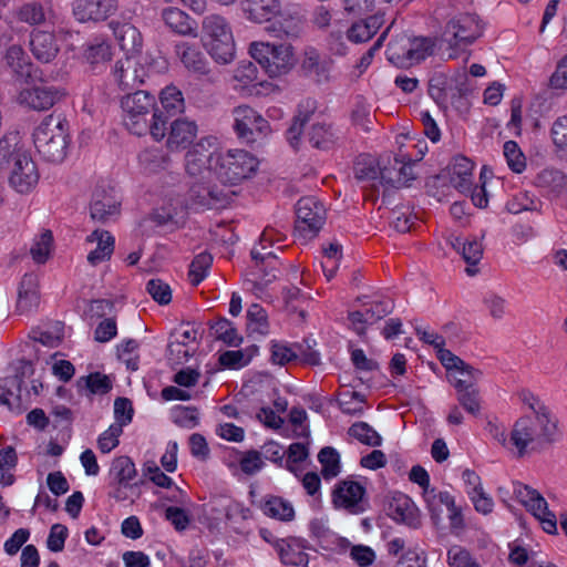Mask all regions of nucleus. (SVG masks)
I'll use <instances>...</instances> for the list:
<instances>
[{
	"instance_id": "1",
	"label": "nucleus",
	"mask_w": 567,
	"mask_h": 567,
	"mask_svg": "<svg viewBox=\"0 0 567 567\" xmlns=\"http://www.w3.org/2000/svg\"><path fill=\"white\" fill-rule=\"evenodd\" d=\"M121 107L125 114L124 124L131 133L142 136L148 132L156 141L166 136L168 116L164 117L155 96L147 91L127 93L121 100Z\"/></svg>"
},
{
	"instance_id": "2",
	"label": "nucleus",
	"mask_w": 567,
	"mask_h": 567,
	"mask_svg": "<svg viewBox=\"0 0 567 567\" xmlns=\"http://www.w3.org/2000/svg\"><path fill=\"white\" fill-rule=\"evenodd\" d=\"M557 439V421L546 406H540L534 416H523L515 422L509 441L522 457L528 451L543 450Z\"/></svg>"
},
{
	"instance_id": "3",
	"label": "nucleus",
	"mask_w": 567,
	"mask_h": 567,
	"mask_svg": "<svg viewBox=\"0 0 567 567\" xmlns=\"http://www.w3.org/2000/svg\"><path fill=\"white\" fill-rule=\"evenodd\" d=\"M33 143L48 162L61 163L69 144V123L62 114L48 115L33 132Z\"/></svg>"
},
{
	"instance_id": "4",
	"label": "nucleus",
	"mask_w": 567,
	"mask_h": 567,
	"mask_svg": "<svg viewBox=\"0 0 567 567\" xmlns=\"http://www.w3.org/2000/svg\"><path fill=\"white\" fill-rule=\"evenodd\" d=\"M483 34V24L475 14L460 13L445 24L440 37V49L449 51V59H456L461 51Z\"/></svg>"
},
{
	"instance_id": "5",
	"label": "nucleus",
	"mask_w": 567,
	"mask_h": 567,
	"mask_svg": "<svg viewBox=\"0 0 567 567\" xmlns=\"http://www.w3.org/2000/svg\"><path fill=\"white\" fill-rule=\"evenodd\" d=\"M258 164V159L247 151L229 150L225 154L216 155L212 168L224 185H237L251 177Z\"/></svg>"
},
{
	"instance_id": "6",
	"label": "nucleus",
	"mask_w": 567,
	"mask_h": 567,
	"mask_svg": "<svg viewBox=\"0 0 567 567\" xmlns=\"http://www.w3.org/2000/svg\"><path fill=\"white\" fill-rule=\"evenodd\" d=\"M233 116V127L241 144L252 146L260 143L271 131L268 121L248 105L235 107Z\"/></svg>"
},
{
	"instance_id": "7",
	"label": "nucleus",
	"mask_w": 567,
	"mask_h": 567,
	"mask_svg": "<svg viewBox=\"0 0 567 567\" xmlns=\"http://www.w3.org/2000/svg\"><path fill=\"white\" fill-rule=\"evenodd\" d=\"M517 501L539 520L544 532L557 534V517L548 509L546 499L534 488L522 483L514 484Z\"/></svg>"
},
{
	"instance_id": "8",
	"label": "nucleus",
	"mask_w": 567,
	"mask_h": 567,
	"mask_svg": "<svg viewBox=\"0 0 567 567\" xmlns=\"http://www.w3.org/2000/svg\"><path fill=\"white\" fill-rule=\"evenodd\" d=\"M296 230L303 237L315 236L326 221V208L313 196L301 197L296 204Z\"/></svg>"
},
{
	"instance_id": "9",
	"label": "nucleus",
	"mask_w": 567,
	"mask_h": 567,
	"mask_svg": "<svg viewBox=\"0 0 567 567\" xmlns=\"http://www.w3.org/2000/svg\"><path fill=\"white\" fill-rule=\"evenodd\" d=\"M409 48L402 53L394 47H389V60L398 66H409L420 63L434 53L435 48L440 49V38L415 37L409 40Z\"/></svg>"
},
{
	"instance_id": "10",
	"label": "nucleus",
	"mask_w": 567,
	"mask_h": 567,
	"mask_svg": "<svg viewBox=\"0 0 567 567\" xmlns=\"http://www.w3.org/2000/svg\"><path fill=\"white\" fill-rule=\"evenodd\" d=\"M282 43L252 42L249 45L250 56L264 69L269 79L280 81L284 68Z\"/></svg>"
},
{
	"instance_id": "11",
	"label": "nucleus",
	"mask_w": 567,
	"mask_h": 567,
	"mask_svg": "<svg viewBox=\"0 0 567 567\" xmlns=\"http://www.w3.org/2000/svg\"><path fill=\"white\" fill-rule=\"evenodd\" d=\"M10 168L9 184L16 192L27 194L38 184L35 163L27 152L18 153Z\"/></svg>"
},
{
	"instance_id": "12",
	"label": "nucleus",
	"mask_w": 567,
	"mask_h": 567,
	"mask_svg": "<svg viewBox=\"0 0 567 567\" xmlns=\"http://www.w3.org/2000/svg\"><path fill=\"white\" fill-rule=\"evenodd\" d=\"M365 488L355 481L339 482L332 492V503L336 507L344 508L350 514H360L367 509L364 499Z\"/></svg>"
},
{
	"instance_id": "13",
	"label": "nucleus",
	"mask_w": 567,
	"mask_h": 567,
	"mask_svg": "<svg viewBox=\"0 0 567 567\" xmlns=\"http://www.w3.org/2000/svg\"><path fill=\"white\" fill-rule=\"evenodd\" d=\"M63 89L41 83L24 89L19 94V102L35 111H45L65 97Z\"/></svg>"
},
{
	"instance_id": "14",
	"label": "nucleus",
	"mask_w": 567,
	"mask_h": 567,
	"mask_svg": "<svg viewBox=\"0 0 567 567\" xmlns=\"http://www.w3.org/2000/svg\"><path fill=\"white\" fill-rule=\"evenodd\" d=\"M21 374L7 377L0 380V406L6 405L9 411L20 414L27 410L21 399L23 375L32 373L30 361H22Z\"/></svg>"
},
{
	"instance_id": "15",
	"label": "nucleus",
	"mask_w": 567,
	"mask_h": 567,
	"mask_svg": "<svg viewBox=\"0 0 567 567\" xmlns=\"http://www.w3.org/2000/svg\"><path fill=\"white\" fill-rule=\"evenodd\" d=\"M120 202L113 188L97 186L90 204V216L93 221L106 224L120 215Z\"/></svg>"
},
{
	"instance_id": "16",
	"label": "nucleus",
	"mask_w": 567,
	"mask_h": 567,
	"mask_svg": "<svg viewBox=\"0 0 567 567\" xmlns=\"http://www.w3.org/2000/svg\"><path fill=\"white\" fill-rule=\"evenodd\" d=\"M231 192L219 189L217 186H210L202 181H195L188 189V199L198 207L217 209L228 204Z\"/></svg>"
},
{
	"instance_id": "17",
	"label": "nucleus",
	"mask_w": 567,
	"mask_h": 567,
	"mask_svg": "<svg viewBox=\"0 0 567 567\" xmlns=\"http://www.w3.org/2000/svg\"><path fill=\"white\" fill-rule=\"evenodd\" d=\"M212 146L209 138H202L186 153L185 167L189 176L198 177L205 172L213 171L212 166L218 153L212 151Z\"/></svg>"
},
{
	"instance_id": "18",
	"label": "nucleus",
	"mask_w": 567,
	"mask_h": 567,
	"mask_svg": "<svg viewBox=\"0 0 567 567\" xmlns=\"http://www.w3.org/2000/svg\"><path fill=\"white\" fill-rule=\"evenodd\" d=\"M413 164L414 161L405 155L394 157L393 163L382 167L381 185L394 188L409 186V182L415 178L412 172Z\"/></svg>"
},
{
	"instance_id": "19",
	"label": "nucleus",
	"mask_w": 567,
	"mask_h": 567,
	"mask_svg": "<svg viewBox=\"0 0 567 567\" xmlns=\"http://www.w3.org/2000/svg\"><path fill=\"white\" fill-rule=\"evenodd\" d=\"M167 124H169V132L166 144L171 151L186 148L196 137L197 125L193 121L177 117Z\"/></svg>"
},
{
	"instance_id": "20",
	"label": "nucleus",
	"mask_w": 567,
	"mask_h": 567,
	"mask_svg": "<svg viewBox=\"0 0 567 567\" xmlns=\"http://www.w3.org/2000/svg\"><path fill=\"white\" fill-rule=\"evenodd\" d=\"M30 49L37 60L51 62L59 53V45L52 32L33 30L30 35Z\"/></svg>"
},
{
	"instance_id": "21",
	"label": "nucleus",
	"mask_w": 567,
	"mask_h": 567,
	"mask_svg": "<svg viewBox=\"0 0 567 567\" xmlns=\"http://www.w3.org/2000/svg\"><path fill=\"white\" fill-rule=\"evenodd\" d=\"M109 27L113 31V34L118 42V45L126 53L138 52L142 48V34L138 29L128 23L118 20H112Z\"/></svg>"
},
{
	"instance_id": "22",
	"label": "nucleus",
	"mask_w": 567,
	"mask_h": 567,
	"mask_svg": "<svg viewBox=\"0 0 567 567\" xmlns=\"http://www.w3.org/2000/svg\"><path fill=\"white\" fill-rule=\"evenodd\" d=\"M354 177L361 183H369L373 192H378L381 185L382 167L375 157L369 154H361L357 157L353 166Z\"/></svg>"
},
{
	"instance_id": "23",
	"label": "nucleus",
	"mask_w": 567,
	"mask_h": 567,
	"mask_svg": "<svg viewBox=\"0 0 567 567\" xmlns=\"http://www.w3.org/2000/svg\"><path fill=\"white\" fill-rule=\"evenodd\" d=\"M452 247L462 255L464 261L467 264L465 269L468 276H475L478 271L475 266L483 257V245L475 237L463 238L455 237L452 241Z\"/></svg>"
},
{
	"instance_id": "24",
	"label": "nucleus",
	"mask_w": 567,
	"mask_h": 567,
	"mask_svg": "<svg viewBox=\"0 0 567 567\" xmlns=\"http://www.w3.org/2000/svg\"><path fill=\"white\" fill-rule=\"evenodd\" d=\"M316 110L317 101L312 97H306L299 102L297 106V113L292 118L290 127L288 128V133L290 134L289 144L295 151H298L299 148L302 127L310 120Z\"/></svg>"
},
{
	"instance_id": "25",
	"label": "nucleus",
	"mask_w": 567,
	"mask_h": 567,
	"mask_svg": "<svg viewBox=\"0 0 567 567\" xmlns=\"http://www.w3.org/2000/svg\"><path fill=\"white\" fill-rule=\"evenodd\" d=\"M162 19L177 34L193 38L198 35L196 21L178 8L169 7L164 9L162 11Z\"/></svg>"
},
{
	"instance_id": "26",
	"label": "nucleus",
	"mask_w": 567,
	"mask_h": 567,
	"mask_svg": "<svg viewBox=\"0 0 567 567\" xmlns=\"http://www.w3.org/2000/svg\"><path fill=\"white\" fill-rule=\"evenodd\" d=\"M276 236L277 231L274 228L267 227L260 236V248L254 247L251 249L250 256L257 266L259 262H269L270 259L277 260L279 258L282 246L279 245L275 248V244L281 243V239Z\"/></svg>"
},
{
	"instance_id": "27",
	"label": "nucleus",
	"mask_w": 567,
	"mask_h": 567,
	"mask_svg": "<svg viewBox=\"0 0 567 567\" xmlns=\"http://www.w3.org/2000/svg\"><path fill=\"white\" fill-rule=\"evenodd\" d=\"M384 23L383 14H373L359 20L350 27L347 37L351 42L362 43L369 41Z\"/></svg>"
},
{
	"instance_id": "28",
	"label": "nucleus",
	"mask_w": 567,
	"mask_h": 567,
	"mask_svg": "<svg viewBox=\"0 0 567 567\" xmlns=\"http://www.w3.org/2000/svg\"><path fill=\"white\" fill-rule=\"evenodd\" d=\"M453 385L456 390V399L463 409L477 416L481 412V396L478 389L467 380H454Z\"/></svg>"
},
{
	"instance_id": "29",
	"label": "nucleus",
	"mask_w": 567,
	"mask_h": 567,
	"mask_svg": "<svg viewBox=\"0 0 567 567\" xmlns=\"http://www.w3.org/2000/svg\"><path fill=\"white\" fill-rule=\"evenodd\" d=\"M38 277L25 274L19 285L17 307L21 312L37 307L40 300Z\"/></svg>"
},
{
	"instance_id": "30",
	"label": "nucleus",
	"mask_w": 567,
	"mask_h": 567,
	"mask_svg": "<svg viewBox=\"0 0 567 567\" xmlns=\"http://www.w3.org/2000/svg\"><path fill=\"white\" fill-rule=\"evenodd\" d=\"M244 11L254 22H269L279 13L280 2L279 0H245Z\"/></svg>"
},
{
	"instance_id": "31",
	"label": "nucleus",
	"mask_w": 567,
	"mask_h": 567,
	"mask_svg": "<svg viewBox=\"0 0 567 567\" xmlns=\"http://www.w3.org/2000/svg\"><path fill=\"white\" fill-rule=\"evenodd\" d=\"M87 241L97 243V247L87 255V261L92 266L111 258L114 250V238L109 231L95 229L87 237Z\"/></svg>"
},
{
	"instance_id": "32",
	"label": "nucleus",
	"mask_w": 567,
	"mask_h": 567,
	"mask_svg": "<svg viewBox=\"0 0 567 567\" xmlns=\"http://www.w3.org/2000/svg\"><path fill=\"white\" fill-rule=\"evenodd\" d=\"M535 185L548 194L559 196L567 187V176L557 168H545L536 175Z\"/></svg>"
},
{
	"instance_id": "33",
	"label": "nucleus",
	"mask_w": 567,
	"mask_h": 567,
	"mask_svg": "<svg viewBox=\"0 0 567 567\" xmlns=\"http://www.w3.org/2000/svg\"><path fill=\"white\" fill-rule=\"evenodd\" d=\"M111 474L114 476L116 484L130 487V489H134L136 486L144 484L143 480L133 484L131 483V481L137 475V471L131 457L126 455L118 456L113 460Z\"/></svg>"
},
{
	"instance_id": "34",
	"label": "nucleus",
	"mask_w": 567,
	"mask_h": 567,
	"mask_svg": "<svg viewBox=\"0 0 567 567\" xmlns=\"http://www.w3.org/2000/svg\"><path fill=\"white\" fill-rule=\"evenodd\" d=\"M137 71V63L130 58H125L115 63L113 74L118 86L125 91L135 89L142 83Z\"/></svg>"
},
{
	"instance_id": "35",
	"label": "nucleus",
	"mask_w": 567,
	"mask_h": 567,
	"mask_svg": "<svg viewBox=\"0 0 567 567\" xmlns=\"http://www.w3.org/2000/svg\"><path fill=\"white\" fill-rule=\"evenodd\" d=\"M388 515L392 519L404 523L409 526L415 525V507L408 496L401 495L399 497H394L389 503Z\"/></svg>"
},
{
	"instance_id": "36",
	"label": "nucleus",
	"mask_w": 567,
	"mask_h": 567,
	"mask_svg": "<svg viewBox=\"0 0 567 567\" xmlns=\"http://www.w3.org/2000/svg\"><path fill=\"white\" fill-rule=\"evenodd\" d=\"M310 426L308 415L303 408L295 406L290 410L286 420V439L309 437Z\"/></svg>"
},
{
	"instance_id": "37",
	"label": "nucleus",
	"mask_w": 567,
	"mask_h": 567,
	"mask_svg": "<svg viewBox=\"0 0 567 567\" xmlns=\"http://www.w3.org/2000/svg\"><path fill=\"white\" fill-rule=\"evenodd\" d=\"M301 362L308 365H317L320 362L319 352L312 350L308 339H303V343H291L286 346V363Z\"/></svg>"
},
{
	"instance_id": "38",
	"label": "nucleus",
	"mask_w": 567,
	"mask_h": 567,
	"mask_svg": "<svg viewBox=\"0 0 567 567\" xmlns=\"http://www.w3.org/2000/svg\"><path fill=\"white\" fill-rule=\"evenodd\" d=\"M307 29V10L299 4L286 6V37L299 38Z\"/></svg>"
},
{
	"instance_id": "39",
	"label": "nucleus",
	"mask_w": 567,
	"mask_h": 567,
	"mask_svg": "<svg viewBox=\"0 0 567 567\" xmlns=\"http://www.w3.org/2000/svg\"><path fill=\"white\" fill-rule=\"evenodd\" d=\"M204 45L210 56L219 64H228L235 56L233 34L213 41H205Z\"/></svg>"
},
{
	"instance_id": "40",
	"label": "nucleus",
	"mask_w": 567,
	"mask_h": 567,
	"mask_svg": "<svg viewBox=\"0 0 567 567\" xmlns=\"http://www.w3.org/2000/svg\"><path fill=\"white\" fill-rule=\"evenodd\" d=\"M338 140L337 131L328 124H313L309 132L310 144L318 150H331L337 144Z\"/></svg>"
},
{
	"instance_id": "41",
	"label": "nucleus",
	"mask_w": 567,
	"mask_h": 567,
	"mask_svg": "<svg viewBox=\"0 0 567 567\" xmlns=\"http://www.w3.org/2000/svg\"><path fill=\"white\" fill-rule=\"evenodd\" d=\"M159 110L164 111V117L168 116V122L177 114L184 111V99L182 92L175 86H166L159 95Z\"/></svg>"
},
{
	"instance_id": "42",
	"label": "nucleus",
	"mask_w": 567,
	"mask_h": 567,
	"mask_svg": "<svg viewBox=\"0 0 567 567\" xmlns=\"http://www.w3.org/2000/svg\"><path fill=\"white\" fill-rule=\"evenodd\" d=\"M203 41H213L231 35V30L226 19L218 14H209L203 19Z\"/></svg>"
},
{
	"instance_id": "43",
	"label": "nucleus",
	"mask_w": 567,
	"mask_h": 567,
	"mask_svg": "<svg viewBox=\"0 0 567 567\" xmlns=\"http://www.w3.org/2000/svg\"><path fill=\"white\" fill-rule=\"evenodd\" d=\"M297 442L291 443L286 449V470L298 475L297 464L303 462L309 456L310 436L295 437Z\"/></svg>"
},
{
	"instance_id": "44",
	"label": "nucleus",
	"mask_w": 567,
	"mask_h": 567,
	"mask_svg": "<svg viewBox=\"0 0 567 567\" xmlns=\"http://www.w3.org/2000/svg\"><path fill=\"white\" fill-rule=\"evenodd\" d=\"M80 391L87 390L90 394H106L112 390V381L106 374L93 372L76 381Z\"/></svg>"
},
{
	"instance_id": "45",
	"label": "nucleus",
	"mask_w": 567,
	"mask_h": 567,
	"mask_svg": "<svg viewBox=\"0 0 567 567\" xmlns=\"http://www.w3.org/2000/svg\"><path fill=\"white\" fill-rule=\"evenodd\" d=\"M176 52L187 69L206 73L205 58L196 48L189 45L187 42H181L176 44Z\"/></svg>"
},
{
	"instance_id": "46",
	"label": "nucleus",
	"mask_w": 567,
	"mask_h": 567,
	"mask_svg": "<svg viewBox=\"0 0 567 567\" xmlns=\"http://www.w3.org/2000/svg\"><path fill=\"white\" fill-rule=\"evenodd\" d=\"M318 461L322 466L321 475L324 480L334 478L341 472L340 454L334 447H322L318 454Z\"/></svg>"
},
{
	"instance_id": "47",
	"label": "nucleus",
	"mask_w": 567,
	"mask_h": 567,
	"mask_svg": "<svg viewBox=\"0 0 567 567\" xmlns=\"http://www.w3.org/2000/svg\"><path fill=\"white\" fill-rule=\"evenodd\" d=\"M367 296L358 297L357 301L362 303L368 316L369 324L377 322L392 312L394 303L390 298L365 301Z\"/></svg>"
},
{
	"instance_id": "48",
	"label": "nucleus",
	"mask_w": 567,
	"mask_h": 567,
	"mask_svg": "<svg viewBox=\"0 0 567 567\" xmlns=\"http://www.w3.org/2000/svg\"><path fill=\"white\" fill-rule=\"evenodd\" d=\"M210 330L216 340L223 341L228 347H238L243 342V337L237 333L233 322L226 318H220L212 324Z\"/></svg>"
},
{
	"instance_id": "49",
	"label": "nucleus",
	"mask_w": 567,
	"mask_h": 567,
	"mask_svg": "<svg viewBox=\"0 0 567 567\" xmlns=\"http://www.w3.org/2000/svg\"><path fill=\"white\" fill-rule=\"evenodd\" d=\"M6 62L20 78H31L32 64L25 61L24 53L20 47L12 45L7 50Z\"/></svg>"
},
{
	"instance_id": "50",
	"label": "nucleus",
	"mask_w": 567,
	"mask_h": 567,
	"mask_svg": "<svg viewBox=\"0 0 567 567\" xmlns=\"http://www.w3.org/2000/svg\"><path fill=\"white\" fill-rule=\"evenodd\" d=\"M348 433L362 444L369 446H380L382 443V437L379 433L365 422H357L352 424L349 427Z\"/></svg>"
},
{
	"instance_id": "51",
	"label": "nucleus",
	"mask_w": 567,
	"mask_h": 567,
	"mask_svg": "<svg viewBox=\"0 0 567 567\" xmlns=\"http://www.w3.org/2000/svg\"><path fill=\"white\" fill-rule=\"evenodd\" d=\"M409 477L413 483H416L423 488V497L427 504V508L433 509L435 488L430 487V476L425 468L421 465H414L410 471Z\"/></svg>"
},
{
	"instance_id": "52",
	"label": "nucleus",
	"mask_w": 567,
	"mask_h": 567,
	"mask_svg": "<svg viewBox=\"0 0 567 567\" xmlns=\"http://www.w3.org/2000/svg\"><path fill=\"white\" fill-rule=\"evenodd\" d=\"M212 262L213 257L208 252H200L193 259L188 271V277L193 286H198L204 280Z\"/></svg>"
},
{
	"instance_id": "53",
	"label": "nucleus",
	"mask_w": 567,
	"mask_h": 567,
	"mask_svg": "<svg viewBox=\"0 0 567 567\" xmlns=\"http://www.w3.org/2000/svg\"><path fill=\"white\" fill-rule=\"evenodd\" d=\"M73 16L79 22L103 21L95 0H80L73 8Z\"/></svg>"
},
{
	"instance_id": "54",
	"label": "nucleus",
	"mask_w": 567,
	"mask_h": 567,
	"mask_svg": "<svg viewBox=\"0 0 567 567\" xmlns=\"http://www.w3.org/2000/svg\"><path fill=\"white\" fill-rule=\"evenodd\" d=\"M299 298H303V295L299 288L292 287L286 291V317H288L289 321L296 324H301L305 322L307 311L299 306H289L288 303L289 301L298 300Z\"/></svg>"
},
{
	"instance_id": "55",
	"label": "nucleus",
	"mask_w": 567,
	"mask_h": 567,
	"mask_svg": "<svg viewBox=\"0 0 567 567\" xmlns=\"http://www.w3.org/2000/svg\"><path fill=\"white\" fill-rule=\"evenodd\" d=\"M173 422L182 427L193 429L199 423L198 410L195 406H176L173 412Z\"/></svg>"
},
{
	"instance_id": "56",
	"label": "nucleus",
	"mask_w": 567,
	"mask_h": 567,
	"mask_svg": "<svg viewBox=\"0 0 567 567\" xmlns=\"http://www.w3.org/2000/svg\"><path fill=\"white\" fill-rule=\"evenodd\" d=\"M23 151L17 148L16 136L0 138V169H8L16 161V155Z\"/></svg>"
},
{
	"instance_id": "57",
	"label": "nucleus",
	"mask_w": 567,
	"mask_h": 567,
	"mask_svg": "<svg viewBox=\"0 0 567 567\" xmlns=\"http://www.w3.org/2000/svg\"><path fill=\"white\" fill-rule=\"evenodd\" d=\"M53 236L50 230H44L39 239L34 241L30 249L33 260L38 264H44L49 257Z\"/></svg>"
},
{
	"instance_id": "58",
	"label": "nucleus",
	"mask_w": 567,
	"mask_h": 567,
	"mask_svg": "<svg viewBox=\"0 0 567 567\" xmlns=\"http://www.w3.org/2000/svg\"><path fill=\"white\" fill-rule=\"evenodd\" d=\"M450 567H481L470 551L461 546H453L447 550Z\"/></svg>"
},
{
	"instance_id": "59",
	"label": "nucleus",
	"mask_w": 567,
	"mask_h": 567,
	"mask_svg": "<svg viewBox=\"0 0 567 567\" xmlns=\"http://www.w3.org/2000/svg\"><path fill=\"white\" fill-rule=\"evenodd\" d=\"M504 155L508 166L515 173H522L526 167L525 156L514 141H507L504 144Z\"/></svg>"
},
{
	"instance_id": "60",
	"label": "nucleus",
	"mask_w": 567,
	"mask_h": 567,
	"mask_svg": "<svg viewBox=\"0 0 567 567\" xmlns=\"http://www.w3.org/2000/svg\"><path fill=\"white\" fill-rule=\"evenodd\" d=\"M274 410L270 406H264L257 413V417L270 429H279L284 423V419L279 415L280 412H284V404L279 402V399L274 401Z\"/></svg>"
},
{
	"instance_id": "61",
	"label": "nucleus",
	"mask_w": 567,
	"mask_h": 567,
	"mask_svg": "<svg viewBox=\"0 0 567 567\" xmlns=\"http://www.w3.org/2000/svg\"><path fill=\"white\" fill-rule=\"evenodd\" d=\"M84 56L92 66L104 64L111 60V47L105 42L92 44L85 50Z\"/></svg>"
},
{
	"instance_id": "62",
	"label": "nucleus",
	"mask_w": 567,
	"mask_h": 567,
	"mask_svg": "<svg viewBox=\"0 0 567 567\" xmlns=\"http://www.w3.org/2000/svg\"><path fill=\"white\" fill-rule=\"evenodd\" d=\"M146 290L159 305H168L172 300V289L162 279H151L146 284Z\"/></svg>"
},
{
	"instance_id": "63",
	"label": "nucleus",
	"mask_w": 567,
	"mask_h": 567,
	"mask_svg": "<svg viewBox=\"0 0 567 567\" xmlns=\"http://www.w3.org/2000/svg\"><path fill=\"white\" fill-rule=\"evenodd\" d=\"M122 432L123 426L121 424L114 423L110 425V427L104 431L97 440L100 451L102 453H109L115 449L120 443L118 437Z\"/></svg>"
},
{
	"instance_id": "64",
	"label": "nucleus",
	"mask_w": 567,
	"mask_h": 567,
	"mask_svg": "<svg viewBox=\"0 0 567 567\" xmlns=\"http://www.w3.org/2000/svg\"><path fill=\"white\" fill-rule=\"evenodd\" d=\"M548 86L553 90H567V53L557 62L556 70L549 78Z\"/></svg>"
}]
</instances>
